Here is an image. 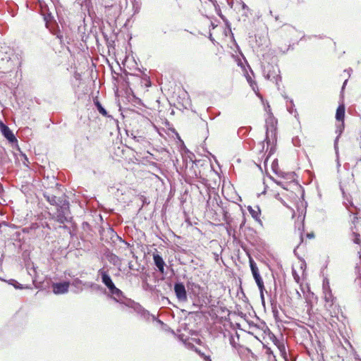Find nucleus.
<instances>
[{
	"mask_svg": "<svg viewBox=\"0 0 361 361\" xmlns=\"http://www.w3.org/2000/svg\"><path fill=\"white\" fill-rule=\"evenodd\" d=\"M254 279L255 280V282H256L259 289V290L264 289V283H263L262 279L260 276V275L259 276H257V278H254Z\"/></svg>",
	"mask_w": 361,
	"mask_h": 361,
	"instance_id": "nucleus-16",
	"label": "nucleus"
},
{
	"mask_svg": "<svg viewBox=\"0 0 361 361\" xmlns=\"http://www.w3.org/2000/svg\"><path fill=\"white\" fill-rule=\"evenodd\" d=\"M250 269H251L253 277L257 278V276H259L260 275L259 273V269H258L255 262L252 259H250Z\"/></svg>",
	"mask_w": 361,
	"mask_h": 361,
	"instance_id": "nucleus-13",
	"label": "nucleus"
},
{
	"mask_svg": "<svg viewBox=\"0 0 361 361\" xmlns=\"http://www.w3.org/2000/svg\"><path fill=\"white\" fill-rule=\"evenodd\" d=\"M347 81H348L347 80H345L344 81L343 85V89L344 88L345 85H346Z\"/></svg>",
	"mask_w": 361,
	"mask_h": 361,
	"instance_id": "nucleus-28",
	"label": "nucleus"
},
{
	"mask_svg": "<svg viewBox=\"0 0 361 361\" xmlns=\"http://www.w3.org/2000/svg\"><path fill=\"white\" fill-rule=\"evenodd\" d=\"M174 291L179 301L185 302L187 300V293L185 286L182 283H177L174 286Z\"/></svg>",
	"mask_w": 361,
	"mask_h": 361,
	"instance_id": "nucleus-7",
	"label": "nucleus"
},
{
	"mask_svg": "<svg viewBox=\"0 0 361 361\" xmlns=\"http://www.w3.org/2000/svg\"><path fill=\"white\" fill-rule=\"evenodd\" d=\"M281 356L286 360V352L284 345L281 344L277 346Z\"/></svg>",
	"mask_w": 361,
	"mask_h": 361,
	"instance_id": "nucleus-17",
	"label": "nucleus"
},
{
	"mask_svg": "<svg viewBox=\"0 0 361 361\" xmlns=\"http://www.w3.org/2000/svg\"><path fill=\"white\" fill-rule=\"evenodd\" d=\"M338 140V136L336 138L335 142H334V147H335L336 149H337Z\"/></svg>",
	"mask_w": 361,
	"mask_h": 361,
	"instance_id": "nucleus-25",
	"label": "nucleus"
},
{
	"mask_svg": "<svg viewBox=\"0 0 361 361\" xmlns=\"http://www.w3.org/2000/svg\"><path fill=\"white\" fill-rule=\"evenodd\" d=\"M248 82H250V86L252 87L253 91L257 93V91H258V87L257 84L252 81V80L250 78L248 79Z\"/></svg>",
	"mask_w": 361,
	"mask_h": 361,
	"instance_id": "nucleus-19",
	"label": "nucleus"
},
{
	"mask_svg": "<svg viewBox=\"0 0 361 361\" xmlns=\"http://www.w3.org/2000/svg\"><path fill=\"white\" fill-rule=\"evenodd\" d=\"M95 104V106H97V109L98 110V111L103 116H107V112L105 110V109L102 106V104L99 103V102L98 101H96L94 102Z\"/></svg>",
	"mask_w": 361,
	"mask_h": 361,
	"instance_id": "nucleus-15",
	"label": "nucleus"
},
{
	"mask_svg": "<svg viewBox=\"0 0 361 361\" xmlns=\"http://www.w3.org/2000/svg\"><path fill=\"white\" fill-rule=\"evenodd\" d=\"M267 353L269 355V360L271 359V355L272 356L273 360H275V355H273V352L270 348L267 349Z\"/></svg>",
	"mask_w": 361,
	"mask_h": 361,
	"instance_id": "nucleus-21",
	"label": "nucleus"
},
{
	"mask_svg": "<svg viewBox=\"0 0 361 361\" xmlns=\"http://www.w3.org/2000/svg\"><path fill=\"white\" fill-rule=\"evenodd\" d=\"M264 289L259 290V291H260V298H261L262 302H264Z\"/></svg>",
	"mask_w": 361,
	"mask_h": 361,
	"instance_id": "nucleus-23",
	"label": "nucleus"
},
{
	"mask_svg": "<svg viewBox=\"0 0 361 361\" xmlns=\"http://www.w3.org/2000/svg\"><path fill=\"white\" fill-rule=\"evenodd\" d=\"M296 295L298 299H300L302 298V295L298 290H296Z\"/></svg>",
	"mask_w": 361,
	"mask_h": 361,
	"instance_id": "nucleus-26",
	"label": "nucleus"
},
{
	"mask_svg": "<svg viewBox=\"0 0 361 361\" xmlns=\"http://www.w3.org/2000/svg\"><path fill=\"white\" fill-rule=\"evenodd\" d=\"M248 211L251 216L257 221H260L259 215H260V209L258 206L252 208V207H248Z\"/></svg>",
	"mask_w": 361,
	"mask_h": 361,
	"instance_id": "nucleus-12",
	"label": "nucleus"
},
{
	"mask_svg": "<svg viewBox=\"0 0 361 361\" xmlns=\"http://www.w3.org/2000/svg\"><path fill=\"white\" fill-rule=\"evenodd\" d=\"M109 292L111 293L114 298L117 301L119 299H121L123 295L122 291L120 289L117 288L116 286L114 288V289H111Z\"/></svg>",
	"mask_w": 361,
	"mask_h": 361,
	"instance_id": "nucleus-14",
	"label": "nucleus"
},
{
	"mask_svg": "<svg viewBox=\"0 0 361 361\" xmlns=\"http://www.w3.org/2000/svg\"><path fill=\"white\" fill-rule=\"evenodd\" d=\"M99 274L102 276V283L109 288V290H110L111 289H114L115 285L113 283L109 275L102 269H100L99 271Z\"/></svg>",
	"mask_w": 361,
	"mask_h": 361,
	"instance_id": "nucleus-8",
	"label": "nucleus"
},
{
	"mask_svg": "<svg viewBox=\"0 0 361 361\" xmlns=\"http://www.w3.org/2000/svg\"><path fill=\"white\" fill-rule=\"evenodd\" d=\"M323 293L324 299L325 301L324 307L326 310L332 314L335 312L336 306L334 305V297L332 295L331 290L329 286V282L327 279L323 281Z\"/></svg>",
	"mask_w": 361,
	"mask_h": 361,
	"instance_id": "nucleus-4",
	"label": "nucleus"
},
{
	"mask_svg": "<svg viewBox=\"0 0 361 361\" xmlns=\"http://www.w3.org/2000/svg\"><path fill=\"white\" fill-rule=\"evenodd\" d=\"M199 353L204 359L205 361H209V360H211L209 356L204 355L203 353L202 354H201L200 353Z\"/></svg>",
	"mask_w": 361,
	"mask_h": 361,
	"instance_id": "nucleus-22",
	"label": "nucleus"
},
{
	"mask_svg": "<svg viewBox=\"0 0 361 361\" xmlns=\"http://www.w3.org/2000/svg\"><path fill=\"white\" fill-rule=\"evenodd\" d=\"M295 279L296 280L297 282H298V279H299V277L298 276H295Z\"/></svg>",
	"mask_w": 361,
	"mask_h": 361,
	"instance_id": "nucleus-29",
	"label": "nucleus"
},
{
	"mask_svg": "<svg viewBox=\"0 0 361 361\" xmlns=\"http://www.w3.org/2000/svg\"><path fill=\"white\" fill-rule=\"evenodd\" d=\"M81 281L77 279L73 281L72 284L73 286L78 287L80 284H81Z\"/></svg>",
	"mask_w": 361,
	"mask_h": 361,
	"instance_id": "nucleus-20",
	"label": "nucleus"
},
{
	"mask_svg": "<svg viewBox=\"0 0 361 361\" xmlns=\"http://www.w3.org/2000/svg\"><path fill=\"white\" fill-rule=\"evenodd\" d=\"M57 37L59 38V39H61L62 37L58 35Z\"/></svg>",
	"mask_w": 361,
	"mask_h": 361,
	"instance_id": "nucleus-31",
	"label": "nucleus"
},
{
	"mask_svg": "<svg viewBox=\"0 0 361 361\" xmlns=\"http://www.w3.org/2000/svg\"><path fill=\"white\" fill-rule=\"evenodd\" d=\"M266 111L268 113V117L266 118V138L265 141L267 145H273L276 141V126L277 120L270 112V106L267 105Z\"/></svg>",
	"mask_w": 361,
	"mask_h": 361,
	"instance_id": "nucleus-3",
	"label": "nucleus"
},
{
	"mask_svg": "<svg viewBox=\"0 0 361 361\" xmlns=\"http://www.w3.org/2000/svg\"><path fill=\"white\" fill-rule=\"evenodd\" d=\"M1 132L4 137L11 142H16L17 140L12 133V131L9 129L8 127L6 126H3L1 128Z\"/></svg>",
	"mask_w": 361,
	"mask_h": 361,
	"instance_id": "nucleus-10",
	"label": "nucleus"
},
{
	"mask_svg": "<svg viewBox=\"0 0 361 361\" xmlns=\"http://www.w3.org/2000/svg\"><path fill=\"white\" fill-rule=\"evenodd\" d=\"M8 283L10 284L13 285L16 288H18V289H22L23 288L22 285L18 283L15 280L11 279V280H10V281Z\"/></svg>",
	"mask_w": 361,
	"mask_h": 361,
	"instance_id": "nucleus-18",
	"label": "nucleus"
},
{
	"mask_svg": "<svg viewBox=\"0 0 361 361\" xmlns=\"http://www.w3.org/2000/svg\"><path fill=\"white\" fill-rule=\"evenodd\" d=\"M230 343L234 348H235L234 338L233 337V336H231L230 338Z\"/></svg>",
	"mask_w": 361,
	"mask_h": 361,
	"instance_id": "nucleus-24",
	"label": "nucleus"
},
{
	"mask_svg": "<svg viewBox=\"0 0 361 361\" xmlns=\"http://www.w3.org/2000/svg\"><path fill=\"white\" fill-rule=\"evenodd\" d=\"M209 361H212V360H209Z\"/></svg>",
	"mask_w": 361,
	"mask_h": 361,
	"instance_id": "nucleus-35",
	"label": "nucleus"
},
{
	"mask_svg": "<svg viewBox=\"0 0 361 361\" xmlns=\"http://www.w3.org/2000/svg\"><path fill=\"white\" fill-rule=\"evenodd\" d=\"M153 259L155 265L158 268L159 271L163 274L164 272L165 262L163 258L159 255H154Z\"/></svg>",
	"mask_w": 361,
	"mask_h": 361,
	"instance_id": "nucleus-9",
	"label": "nucleus"
},
{
	"mask_svg": "<svg viewBox=\"0 0 361 361\" xmlns=\"http://www.w3.org/2000/svg\"><path fill=\"white\" fill-rule=\"evenodd\" d=\"M359 254H360V258L361 259V254H360V252H359Z\"/></svg>",
	"mask_w": 361,
	"mask_h": 361,
	"instance_id": "nucleus-34",
	"label": "nucleus"
},
{
	"mask_svg": "<svg viewBox=\"0 0 361 361\" xmlns=\"http://www.w3.org/2000/svg\"><path fill=\"white\" fill-rule=\"evenodd\" d=\"M69 286V282L54 283L52 290L56 295L65 294L68 292Z\"/></svg>",
	"mask_w": 361,
	"mask_h": 361,
	"instance_id": "nucleus-6",
	"label": "nucleus"
},
{
	"mask_svg": "<svg viewBox=\"0 0 361 361\" xmlns=\"http://www.w3.org/2000/svg\"><path fill=\"white\" fill-rule=\"evenodd\" d=\"M355 359L356 361H361V359L359 357L357 354H355Z\"/></svg>",
	"mask_w": 361,
	"mask_h": 361,
	"instance_id": "nucleus-27",
	"label": "nucleus"
},
{
	"mask_svg": "<svg viewBox=\"0 0 361 361\" xmlns=\"http://www.w3.org/2000/svg\"><path fill=\"white\" fill-rule=\"evenodd\" d=\"M21 65V56L20 54L11 50L6 52V55L1 58L0 61V68L3 72H10L19 67Z\"/></svg>",
	"mask_w": 361,
	"mask_h": 361,
	"instance_id": "nucleus-2",
	"label": "nucleus"
},
{
	"mask_svg": "<svg viewBox=\"0 0 361 361\" xmlns=\"http://www.w3.org/2000/svg\"><path fill=\"white\" fill-rule=\"evenodd\" d=\"M308 236H309V237H310V238H312V237H313V235H312V234H311V235H310V234H308Z\"/></svg>",
	"mask_w": 361,
	"mask_h": 361,
	"instance_id": "nucleus-30",
	"label": "nucleus"
},
{
	"mask_svg": "<svg viewBox=\"0 0 361 361\" xmlns=\"http://www.w3.org/2000/svg\"><path fill=\"white\" fill-rule=\"evenodd\" d=\"M39 3L42 5V1H41V0H39Z\"/></svg>",
	"mask_w": 361,
	"mask_h": 361,
	"instance_id": "nucleus-33",
	"label": "nucleus"
},
{
	"mask_svg": "<svg viewBox=\"0 0 361 361\" xmlns=\"http://www.w3.org/2000/svg\"><path fill=\"white\" fill-rule=\"evenodd\" d=\"M342 133V130H339V135Z\"/></svg>",
	"mask_w": 361,
	"mask_h": 361,
	"instance_id": "nucleus-32",
	"label": "nucleus"
},
{
	"mask_svg": "<svg viewBox=\"0 0 361 361\" xmlns=\"http://www.w3.org/2000/svg\"><path fill=\"white\" fill-rule=\"evenodd\" d=\"M345 116V106L344 105L341 104L340 105L337 110L336 114V118L338 121H342V126H343V120Z\"/></svg>",
	"mask_w": 361,
	"mask_h": 361,
	"instance_id": "nucleus-11",
	"label": "nucleus"
},
{
	"mask_svg": "<svg viewBox=\"0 0 361 361\" xmlns=\"http://www.w3.org/2000/svg\"><path fill=\"white\" fill-rule=\"evenodd\" d=\"M71 219L70 216L69 204L65 202L57 209L56 221L61 224L68 222Z\"/></svg>",
	"mask_w": 361,
	"mask_h": 361,
	"instance_id": "nucleus-5",
	"label": "nucleus"
},
{
	"mask_svg": "<svg viewBox=\"0 0 361 361\" xmlns=\"http://www.w3.org/2000/svg\"><path fill=\"white\" fill-rule=\"evenodd\" d=\"M340 187H341V190H342V192L343 195L344 204H345L346 208L348 209L349 212H350L351 214L359 215V216H354L353 222H352L353 226H351L352 235L354 237L353 240L355 243L359 244L360 243V237L361 236V214L355 212L356 207H354V205L351 201L350 197H348L345 194V191L342 185H341Z\"/></svg>",
	"mask_w": 361,
	"mask_h": 361,
	"instance_id": "nucleus-1",
	"label": "nucleus"
}]
</instances>
